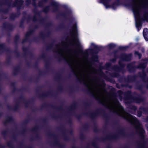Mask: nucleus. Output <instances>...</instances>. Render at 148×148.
Returning a JSON list of instances; mask_svg holds the SVG:
<instances>
[{
	"instance_id": "obj_1",
	"label": "nucleus",
	"mask_w": 148,
	"mask_h": 148,
	"mask_svg": "<svg viewBox=\"0 0 148 148\" xmlns=\"http://www.w3.org/2000/svg\"><path fill=\"white\" fill-rule=\"evenodd\" d=\"M77 26L75 24L70 31V37L66 42H62L53 48L51 44L49 48L52 49L55 57L59 60H65L78 80L83 83L88 91L96 99L110 110H124L115 97H110L104 89V81L101 78L107 79V76L99 69L92 66L93 62H97L96 56H92V61L88 59L89 54L96 53L99 51L98 47L92 43L90 48L81 51L82 58H79L77 48L80 44L77 36Z\"/></svg>"
},
{
	"instance_id": "obj_2",
	"label": "nucleus",
	"mask_w": 148,
	"mask_h": 148,
	"mask_svg": "<svg viewBox=\"0 0 148 148\" xmlns=\"http://www.w3.org/2000/svg\"><path fill=\"white\" fill-rule=\"evenodd\" d=\"M132 10L135 18L136 26L139 30L142 21L148 19V0H132Z\"/></svg>"
},
{
	"instance_id": "obj_3",
	"label": "nucleus",
	"mask_w": 148,
	"mask_h": 148,
	"mask_svg": "<svg viewBox=\"0 0 148 148\" xmlns=\"http://www.w3.org/2000/svg\"><path fill=\"white\" fill-rule=\"evenodd\" d=\"M119 63L120 66V67H119L117 65H114L113 67H112L111 66V64L110 63H108L105 65V68L108 70L109 71L113 70L115 71L119 72L121 70L122 68L125 65L122 63V60H120Z\"/></svg>"
},
{
	"instance_id": "obj_4",
	"label": "nucleus",
	"mask_w": 148,
	"mask_h": 148,
	"mask_svg": "<svg viewBox=\"0 0 148 148\" xmlns=\"http://www.w3.org/2000/svg\"><path fill=\"white\" fill-rule=\"evenodd\" d=\"M6 4L9 5H12L13 7L17 6L18 8H20L21 6L23 3V1L20 0H15V2L12 4V0H6Z\"/></svg>"
},
{
	"instance_id": "obj_5",
	"label": "nucleus",
	"mask_w": 148,
	"mask_h": 148,
	"mask_svg": "<svg viewBox=\"0 0 148 148\" xmlns=\"http://www.w3.org/2000/svg\"><path fill=\"white\" fill-rule=\"evenodd\" d=\"M120 58L121 60L125 61H128L131 60L132 58V54H126L123 53L121 54Z\"/></svg>"
},
{
	"instance_id": "obj_6",
	"label": "nucleus",
	"mask_w": 148,
	"mask_h": 148,
	"mask_svg": "<svg viewBox=\"0 0 148 148\" xmlns=\"http://www.w3.org/2000/svg\"><path fill=\"white\" fill-rule=\"evenodd\" d=\"M51 6L52 7V11L55 12L58 10L59 5L58 3L54 0H52L50 3Z\"/></svg>"
},
{
	"instance_id": "obj_7",
	"label": "nucleus",
	"mask_w": 148,
	"mask_h": 148,
	"mask_svg": "<svg viewBox=\"0 0 148 148\" xmlns=\"http://www.w3.org/2000/svg\"><path fill=\"white\" fill-rule=\"evenodd\" d=\"M20 102H23V103L25 105H26V103L27 102V101L24 98H22L19 101H18L16 103L15 106L14 108V110H17L19 106L18 103Z\"/></svg>"
},
{
	"instance_id": "obj_8",
	"label": "nucleus",
	"mask_w": 148,
	"mask_h": 148,
	"mask_svg": "<svg viewBox=\"0 0 148 148\" xmlns=\"http://www.w3.org/2000/svg\"><path fill=\"white\" fill-rule=\"evenodd\" d=\"M12 120L13 118L12 116H8L6 117L5 120L4 121V123L5 125H6L7 123L12 121Z\"/></svg>"
},
{
	"instance_id": "obj_9",
	"label": "nucleus",
	"mask_w": 148,
	"mask_h": 148,
	"mask_svg": "<svg viewBox=\"0 0 148 148\" xmlns=\"http://www.w3.org/2000/svg\"><path fill=\"white\" fill-rule=\"evenodd\" d=\"M143 35L145 40L148 41V29L145 28L144 29Z\"/></svg>"
},
{
	"instance_id": "obj_10",
	"label": "nucleus",
	"mask_w": 148,
	"mask_h": 148,
	"mask_svg": "<svg viewBox=\"0 0 148 148\" xmlns=\"http://www.w3.org/2000/svg\"><path fill=\"white\" fill-rule=\"evenodd\" d=\"M110 0H100V2L103 3L106 8L110 7V5H108V3Z\"/></svg>"
},
{
	"instance_id": "obj_11",
	"label": "nucleus",
	"mask_w": 148,
	"mask_h": 148,
	"mask_svg": "<svg viewBox=\"0 0 148 148\" xmlns=\"http://www.w3.org/2000/svg\"><path fill=\"white\" fill-rule=\"evenodd\" d=\"M33 32V30H30L29 31L27 32L25 35V38L23 40V42H24L25 41L27 40L28 38L32 34V33Z\"/></svg>"
},
{
	"instance_id": "obj_12",
	"label": "nucleus",
	"mask_w": 148,
	"mask_h": 148,
	"mask_svg": "<svg viewBox=\"0 0 148 148\" xmlns=\"http://www.w3.org/2000/svg\"><path fill=\"white\" fill-rule=\"evenodd\" d=\"M54 144L55 145L60 148H62L64 146L63 145L57 140L55 141Z\"/></svg>"
},
{
	"instance_id": "obj_13",
	"label": "nucleus",
	"mask_w": 148,
	"mask_h": 148,
	"mask_svg": "<svg viewBox=\"0 0 148 148\" xmlns=\"http://www.w3.org/2000/svg\"><path fill=\"white\" fill-rule=\"evenodd\" d=\"M127 67V69L130 72L133 71L134 68L133 64L131 63L128 64Z\"/></svg>"
},
{
	"instance_id": "obj_14",
	"label": "nucleus",
	"mask_w": 148,
	"mask_h": 148,
	"mask_svg": "<svg viewBox=\"0 0 148 148\" xmlns=\"http://www.w3.org/2000/svg\"><path fill=\"white\" fill-rule=\"evenodd\" d=\"M34 12L35 14V15L33 17L32 20L34 21H35L37 20V17L39 15V12L35 10L34 11Z\"/></svg>"
},
{
	"instance_id": "obj_15",
	"label": "nucleus",
	"mask_w": 148,
	"mask_h": 148,
	"mask_svg": "<svg viewBox=\"0 0 148 148\" xmlns=\"http://www.w3.org/2000/svg\"><path fill=\"white\" fill-rule=\"evenodd\" d=\"M133 100L134 102L137 103H140L143 101V99L139 97H134Z\"/></svg>"
},
{
	"instance_id": "obj_16",
	"label": "nucleus",
	"mask_w": 148,
	"mask_h": 148,
	"mask_svg": "<svg viewBox=\"0 0 148 148\" xmlns=\"http://www.w3.org/2000/svg\"><path fill=\"white\" fill-rule=\"evenodd\" d=\"M117 137V136L116 135H110L107 137V139L108 140L114 139Z\"/></svg>"
},
{
	"instance_id": "obj_17",
	"label": "nucleus",
	"mask_w": 148,
	"mask_h": 148,
	"mask_svg": "<svg viewBox=\"0 0 148 148\" xmlns=\"http://www.w3.org/2000/svg\"><path fill=\"white\" fill-rule=\"evenodd\" d=\"M98 115L97 112H91L90 114V116L92 118H93Z\"/></svg>"
},
{
	"instance_id": "obj_18",
	"label": "nucleus",
	"mask_w": 148,
	"mask_h": 148,
	"mask_svg": "<svg viewBox=\"0 0 148 148\" xmlns=\"http://www.w3.org/2000/svg\"><path fill=\"white\" fill-rule=\"evenodd\" d=\"M48 36V34H46V33L43 32H40V34L39 37L41 38Z\"/></svg>"
},
{
	"instance_id": "obj_19",
	"label": "nucleus",
	"mask_w": 148,
	"mask_h": 148,
	"mask_svg": "<svg viewBox=\"0 0 148 148\" xmlns=\"http://www.w3.org/2000/svg\"><path fill=\"white\" fill-rule=\"evenodd\" d=\"M145 108H141L139 110L138 112V116L140 117L141 115V112L143 111H145Z\"/></svg>"
},
{
	"instance_id": "obj_20",
	"label": "nucleus",
	"mask_w": 148,
	"mask_h": 148,
	"mask_svg": "<svg viewBox=\"0 0 148 148\" xmlns=\"http://www.w3.org/2000/svg\"><path fill=\"white\" fill-rule=\"evenodd\" d=\"M5 49V48L3 44H1L0 42V53H1L3 52Z\"/></svg>"
},
{
	"instance_id": "obj_21",
	"label": "nucleus",
	"mask_w": 148,
	"mask_h": 148,
	"mask_svg": "<svg viewBox=\"0 0 148 148\" xmlns=\"http://www.w3.org/2000/svg\"><path fill=\"white\" fill-rule=\"evenodd\" d=\"M90 146H92L95 148H97V144L95 141H93L91 144L88 145L86 148H89Z\"/></svg>"
},
{
	"instance_id": "obj_22",
	"label": "nucleus",
	"mask_w": 148,
	"mask_h": 148,
	"mask_svg": "<svg viewBox=\"0 0 148 148\" xmlns=\"http://www.w3.org/2000/svg\"><path fill=\"white\" fill-rule=\"evenodd\" d=\"M135 79V77L129 76L128 77V82H132Z\"/></svg>"
},
{
	"instance_id": "obj_23",
	"label": "nucleus",
	"mask_w": 148,
	"mask_h": 148,
	"mask_svg": "<svg viewBox=\"0 0 148 148\" xmlns=\"http://www.w3.org/2000/svg\"><path fill=\"white\" fill-rule=\"evenodd\" d=\"M47 0H42L39 2L38 3V5L40 6H42L43 5V4L47 2Z\"/></svg>"
},
{
	"instance_id": "obj_24",
	"label": "nucleus",
	"mask_w": 148,
	"mask_h": 148,
	"mask_svg": "<svg viewBox=\"0 0 148 148\" xmlns=\"http://www.w3.org/2000/svg\"><path fill=\"white\" fill-rule=\"evenodd\" d=\"M117 51H115L114 52V58H113L110 61L113 62H114L116 61V59L117 58V56L115 54V53H117Z\"/></svg>"
},
{
	"instance_id": "obj_25",
	"label": "nucleus",
	"mask_w": 148,
	"mask_h": 148,
	"mask_svg": "<svg viewBox=\"0 0 148 148\" xmlns=\"http://www.w3.org/2000/svg\"><path fill=\"white\" fill-rule=\"evenodd\" d=\"M134 54L136 56H138L139 57V59H140L141 58L142 55L141 53H139L138 51H135L134 52Z\"/></svg>"
},
{
	"instance_id": "obj_26",
	"label": "nucleus",
	"mask_w": 148,
	"mask_h": 148,
	"mask_svg": "<svg viewBox=\"0 0 148 148\" xmlns=\"http://www.w3.org/2000/svg\"><path fill=\"white\" fill-rule=\"evenodd\" d=\"M19 69L17 68H15L13 70V73L14 75H16L17 73L19 71Z\"/></svg>"
},
{
	"instance_id": "obj_27",
	"label": "nucleus",
	"mask_w": 148,
	"mask_h": 148,
	"mask_svg": "<svg viewBox=\"0 0 148 148\" xmlns=\"http://www.w3.org/2000/svg\"><path fill=\"white\" fill-rule=\"evenodd\" d=\"M108 46L110 49H112L115 47V45L113 44H110L108 45Z\"/></svg>"
},
{
	"instance_id": "obj_28",
	"label": "nucleus",
	"mask_w": 148,
	"mask_h": 148,
	"mask_svg": "<svg viewBox=\"0 0 148 148\" xmlns=\"http://www.w3.org/2000/svg\"><path fill=\"white\" fill-rule=\"evenodd\" d=\"M49 64L50 63L48 61L46 60L45 61V65L46 68H48Z\"/></svg>"
},
{
	"instance_id": "obj_29",
	"label": "nucleus",
	"mask_w": 148,
	"mask_h": 148,
	"mask_svg": "<svg viewBox=\"0 0 148 148\" xmlns=\"http://www.w3.org/2000/svg\"><path fill=\"white\" fill-rule=\"evenodd\" d=\"M118 93L119 95V98L120 99V100H121L122 97L121 96V95H122L123 92L121 90H119L118 91Z\"/></svg>"
},
{
	"instance_id": "obj_30",
	"label": "nucleus",
	"mask_w": 148,
	"mask_h": 148,
	"mask_svg": "<svg viewBox=\"0 0 148 148\" xmlns=\"http://www.w3.org/2000/svg\"><path fill=\"white\" fill-rule=\"evenodd\" d=\"M124 133L123 130L122 128H120L119 129L118 132L119 134L122 135Z\"/></svg>"
},
{
	"instance_id": "obj_31",
	"label": "nucleus",
	"mask_w": 148,
	"mask_h": 148,
	"mask_svg": "<svg viewBox=\"0 0 148 148\" xmlns=\"http://www.w3.org/2000/svg\"><path fill=\"white\" fill-rule=\"evenodd\" d=\"M45 54L44 53H42L41 55L40 56L39 58H40L43 59H45Z\"/></svg>"
},
{
	"instance_id": "obj_32",
	"label": "nucleus",
	"mask_w": 148,
	"mask_h": 148,
	"mask_svg": "<svg viewBox=\"0 0 148 148\" xmlns=\"http://www.w3.org/2000/svg\"><path fill=\"white\" fill-rule=\"evenodd\" d=\"M140 76L143 79H144L145 77V73L143 71L141 74L140 75Z\"/></svg>"
},
{
	"instance_id": "obj_33",
	"label": "nucleus",
	"mask_w": 148,
	"mask_h": 148,
	"mask_svg": "<svg viewBox=\"0 0 148 148\" xmlns=\"http://www.w3.org/2000/svg\"><path fill=\"white\" fill-rule=\"evenodd\" d=\"M49 8H50L49 6H47L46 7L44 8L43 11L45 12H47L49 10Z\"/></svg>"
},
{
	"instance_id": "obj_34",
	"label": "nucleus",
	"mask_w": 148,
	"mask_h": 148,
	"mask_svg": "<svg viewBox=\"0 0 148 148\" xmlns=\"http://www.w3.org/2000/svg\"><path fill=\"white\" fill-rule=\"evenodd\" d=\"M111 75L113 77H118L119 74L118 73H114L112 74Z\"/></svg>"
},
{
	"instance_id": "obj_35",
	"label": "nucleus",
	"mask_w": 148,
	"mask_h": 148,
	"mask_svg": "<svg viewBox=\"0 0 148 148\" xmlns=\"http://www.w3.org/2000/svg\"><path fill=\"white\" fill-rule=\"evenodd\" d=\"M38 127L37 126H35L32 129V131L34 132H36L38 130Z\"/></svg>"
},
{
	"instance_id": "obj_36",
	"label": "nucleus",
	"mask_w": 148,
	"mask_h": 148,
	"mask_svg": "<svg viewBox=\"0 0 148 148\" xmlns=\"http://www.w3.org/2000/svg\"><path fill=\"white\" fill-rule=\"evenodd\" d=\"M7 146L10 148H11L12 147V144L11 142H10L7 143Z\"/></svg>"
},
{
	"instance_id": "obj_37",
	"label": "nucleus",
	"mask_w": 148,
	"mask_h": 148,
	"mask_svg": "<svg viewBox=\"0 0 148 148\" xmlns=\"http://www.w3.org/2000/svg\"><path fill=\"white\" fill-rule=\"evenodd\" d=\"M70 14H69V13L67 12H66V13H63L62 14V16L65 17L69 15Z\"/></svg>"
},
{
	"instance_id": "obj_38",
	"label": "nucleus",
	"mask_w": 148,
	"mask_h": 148,
	"mask_svg": "<svg viewBox=\"0 0 148 148\" xmlns=\"http://www.w3.org/2000/svg\"><path fill=\"white\" fill-rule=\"evenodd\" d=\"M84 134L83 133H81L80 135V138L81 139H83L84 138Z\"/></svg>"
},
{
	"instance_id": "obj_39",
	"label": "nucleus",
	"mask_w": 148,
	"mask_h": 148,
	"mask_svg": "<svg viewBox=\"0 0 148 148\" xmlns=\"http://www.w3.org/2000/svg\"><path fill=\"white\" fill-rule=\"evenodd\" d=\"M31 2V0H27L26 2V5H28Z\"/></svg>"
},
{
	"instance_id": "obj_40",
	"label": "nucleus",
	"mask_w": 148,
	"mask_h": 148,
	"mask_svg": "<svg viewBox=\"0 0 148 148\" xmlns=\"http://www.w3.org/2000/svg\"><path fill=\"white\" fill-rule=\"evenodd\" d=\"M32 0V4L34 6H36V3L35 2L36 1V0Z\"/></svg>"
},
{
	"instance_id": "obj_41",
	"label": "nucleus",
	"mask_w": 148,
	"mask_h": 148,
	"mask_svg": "<svg viewBox=\"0 0 148 148\" xmlns=\"http://www.w3.org/2000/svg\"><path fill=\"white\" fill-rule=\"evenodd\" d=\"M23 51L24 52H25L27 51V48L26 47H23Z\"/></svg>"
},
{
	"instance_id": "obj_42",
	"label": "nucleus",
	"mask_w": 148,
	"mask_h": 148,
	"mask_svg": "<svg viewBox=\"0 0 148 148\" xmlns=\"http://www.w3.org/2000/svg\"><path fill=\"white\" fill-rule=\"evenodd\" d=\"M5 145H2L0 144V148H5Z\"/></svg>"
},
{
	"instance_id": "obj_43",
	"label": "nucleus",
	"mask_w": 148,
	"mask_h": 148,
	"mask_svg": "<svg viewBox=\"0 0 148 148\" xmlns=\"http://www.w3.org/2000/svg\"><path fill=\"white\" fill-rule=\"evenodd\" d=\"M4 28H5L8 27V25L6 23H4L3 25Z\"/></svg>"
},
{
	"instance_id": "obj_44",
	"label": "nucleus",
	"mask_w": 148,
	"mask_h": 148,
	"mask_svg": "<svg viewBox=\"0 0 148 148\" xmlns=\"http://www.w3.org/2000/svg\"><path fill=\"white\" fill-rule=\"evenodd\" d=\"M128 48L127 47H121V49L122 50H125L126 49Z\"/></svg>"
},
{
	"instance_id": "obj_45",
	"label": "nucleus",
	"mask_w": 148,
	"mask_h": 148,
	"mask_svg": "<svg viewBox=\"0 0 148 148\" xmlns=\"http://www.w3.org/2000/svg\"><path fill=\"white\" fill-rule=\"evenodd\" d=\"M2 0H0V5H2L3 4H4V2H1V1H2Z\"/></svg>"
},
{
	"instance_id": "obj_46",
	"label": "nucleus",
	"mask_w": 148,
	"mask_h": 148,
	"mask_svg": "<svg viewBox=\"0 0 148 148\" xmlns=\"http://www.w3.org/2000/svg\"><path fill=\"white\" fill-rule=\"evenodd\" d=\"M147 88H148V78H147Z\"/></svg>"
},
{
	"instance_id": "obj_47",
	"label": "nucleus",
	"mask_w": 148,
	"mask_h": 148,
	"mask_svg": "<svg viewBox=\"0 0 148 148\" xmlns=\"http://www.w3.org/2000/svg\"><path fill=\"white\" fill-rule=\"evenodd\" d=\"M15 16V15H14V14H13V15H12V16H11V18L12 19H13V18H12V16Z\"/></svg>"
},
{
	"instance_id": "obj_48",
	"label": "nucleus",
	"mask_w": 148,
	"mask_h": 148,
	"mask_svg": "<svg viewBox=\"0 0 148 148\" xmlns=\"http://www.w3.org/2000/svg\"><path fill=\"white\" fill-rule=\"evenodd\" d=\"M144 49H142V51L143 52H144Z\"/></svg>"
},
{
	"instance_id": "obj_49",
	"label": "nucleus",
	"mask_w": 148,
	"mask_h": 148,
	"mask_svg": "<svg viewBox=\"0 0 148 148\" xmlns=\"http://www.w3.org/2000/svg\"><path fill=\"white\" fill-rule=\"evenodd\" d=\"M1 114H0V118H1Z\"/></svg>"
},
{
	"instance_id": "obj_50",
	"label": "nucleus",
	"mask_w": 148,
	"mask_h": 148,
	"mask_svg": "<svg viewBox=\"0 0 148 148\" xmlns=\"http://www.w3.org/2000/svg\"><path fill=\"white\" fill-rule=\"evenodd\" d=\"M147 119L148 120V116L147 117Z\"/></svg>"
},
{
	"instance_id": "obj_51",
	"label": "nucleus",
	"mask_w": 148,
	"mask_h": 148,
	"mask_svg": "<svg viewBox=\"0 0 148 148\" xmlns=\"http://www.w3.org/2000/svg\"><path fill=\"white\" fill-rule=\"evenodd\" d=\"M72 148H76L75 147H73Z\"/></svg>"
},
{
	"instance_id": "obj_52",
	"label": "nucleus",
	"mask_w": 148,
	"mask_h": 148,
	"mask_svg": "<svg viewBox=\"0 0 148 148\" xmlns=\"http://www.w3.org/2000/svg\"><path fill=\"white\" fill-rule=\"evenodd\" d=\"M144 81L145 82H146L145 81V79H144Z\"/></svg>"
},
{
	"instance_id": "obj_53",
	"label": "nucleus",
	"mask_w": 148,
	"mask_h": 148,
	"mask_svg": "<svg viewBox=\"0 0 148 148\" xmlns=\"http://www.w3.org/2000/svg\"><path fill=\"white\" fill-rule=\"evenodd\" d=\"M47 95H45V96H47Z\"/></svg>"
}]
</instances>
